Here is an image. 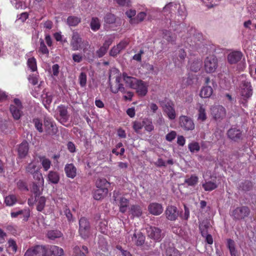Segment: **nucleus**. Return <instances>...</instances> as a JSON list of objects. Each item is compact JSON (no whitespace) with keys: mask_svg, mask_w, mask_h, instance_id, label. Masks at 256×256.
<instances>
[{"mask_svg":"<svg viewBox=\"0 0 256 256\" xmlns=\"http://www.w3.org/2000/svg\"><path fill=\"white\" fill-rule=\"evenodd\" d=\"M166 218L170 220H176L178 216V212L176 207L173 206H168L165 211Z\"/></svg>","mask_w":256,"mask_h":256,"instance_id":"obj_16","label":"nucleus"},{"mask_svg":"<svg viewBox=\"0 0 256 256\" xmlns=\"http://www.w3.org/2000/svg\"><path fill=\"white\" fill-rule=\"evenodd\" d=\"M62 233L58 230H50L48 232L46 236L48 238L54 240L56 238H60L62 236Z\"/></svg>","mask_w":256,"mask_h":256,"instance_id":"obj_34","label":"nucleus"},{"mask_svg":"<svg viewBox=\"0 0 256 256\" xmlns=\"http://www.w3.org/2000/svg\"><path fill=\"white\" fill-rule=\"evenodd\" d=\"M212 114L214 120L220 121L226 116V108L222 106H216L212 108Z\"/></svg>","mask_w":256,"mask_h":256,"instance_id":"obj_12","label":"nucleus"},{"mask_svg":"<svg viewBox=\"0 0 256 256\" xmlns=\"http://www.w3.org/2000/svg\"><path fill=\"white\" fill-rule=\"evenodd\" d=\"M78 80L80 84L82 87H84L86 86L87 80L86 74L84 72H80L79 77Z\"/></svg>","mask_w":256,"mask_h":256,"instance_id":"obj_54","label":"nucleus"},{"mask_svg":"<svg viewBox=\"0 0 256 256\" xmlns=\"http://www.w3.org/2000/svg\"><path fill=\"white\" fill-rule=\"evenodd\" d=\"M198 182V177L195 175H192L190 178H186L184 182L188 186H194Z\"/></svg>","mask_w":256,"mask_h":256,"instance_id":"obj_44","label":"nucleus"},{"mask_svg":"<svg viewBox=\"0 0 256 256\" xmlns=\"http://www.w3.org/2000/svg\"><path fill=\"white\" fill-rule=\"evenodd\" d=\"M162 34L163 38L168 42L172 43L174 42L176 40V35L169 30H164Z\"/></svg>","mask_w":256,"mask_h":256,"instance_id":"obj_31","label":"nucleus"},{"mask_svg":"<svg viewBox=\"0 0 256 256\" xmlns=\"http://www.w3.org/2000/svg\"><path fill=\"white\" fill-rule=\"evenodd\" d=\"M17 202L16 196L10 194L6 196L5 198L4 202L8 206H12Z\"/></svg>","mask_w":256,"mask_h":256,"instance_id":"obj_42","label":"nucleus"},{"mask_svg":"<svg viewBox=\"0 0 256 256\" xmlns=\"http://www.w3.org/2000/svg\"><path fill=\"white\" fill-rule=\"evenodd\" d=\"M132 240L136 246H142L144 244L145 236L142 232L134 233L132 237Z\"/></svg>","mask_w":256,"mask_h":256,"instance_id":"obj_26","label":"nucleus"},{"mask_svg":"<svg viewBox=\"0 0 256 256\" xmlns=\"http://www.w3.org/2000/svg\"><path fill=\"white\" fill-rule=\"evenodd\" d=\"M241 96L244 98H249L252 94V89L250 83L243 81L241 86Z\"/></svg>","mask_w":256,"mask_h":256,"instance_id":"obj_14","label":"nucleus"},{"mask_svg":"<svg viewBox=\"0 0 256 256\" xmlns=\"http://www.w3.org/2000/svg\"><path fill=\"white\" fill-rule=\"evenodd\" d=\"M32 122L34 124V126L36 128V129L40 132H43L42 124L39 118H34L32 120Z\"/></svg>","mask_w":256,"mask_h":256,"instance_id":"obj_52","label":"nucleus"},{"mask_svg":"<svg viewBox=\"0 0 256 256\" xmlns=\"http://www.w3.org/2000/svg\"><path fill=\"white\" fill-rule=\"evenodd\" d=\"M76 168L72 164H68L64 167V172L67 177L74 178L76 176Z\"/></svg>","mask_w":256,"mask_h":256,"instance_id":"obj_22","label":"nucleus"},{"mask_svg":"<svg viewBox=\"0 0 256 256\" xmlns=\"http://www.w3.org/2000/svg\"><path fill=\"white\" fill-rule=\"evenodd\" d=\"M14 104H10V112L16 120H19L22 115V109L23 106L20 100L17 98L14 100Z\"/></svg>","mask_w":256,"mask_h":256,"instance_id":"obj_3","label":"nucleus"},{"mask_svg":"<svg viewBox=\"0 0 256 256\" xmlns=\"http://www.w3.org/2000/svg\"><path fill=\"white\" fill-rule=\"evenodd\" d=\"M166 256H181L179 251L173 248H168L166 250Z\"/></svg>","mask_w":256,"mask_h":256,"instance_id":"obj_50","label":"nucleus"},{"mask_svg":"<svg viewBox=\"0 0 256 256\" xmlns=\"http://www.w3.org/2000/svg\"><path fill=\"white\" fill-rule=\"evenodd\" d=\"M32 192L34 194L36 198L40 194V186L34 182L32 186Z\"/></svg>","mask_w":256,"mask_h":256,"instance_id":"obj_61","label":"nucleus"},{"mask_svg":"<svg viewBox=\"0 0 256 256\" xmlns=\"http://www.w3.org/2000/svg\"><path fill=\"white\" fill-rule=\"evenodd\" d=\"M227 247L230 250L231 256H238V252L236 248L235 242L233 240L231 239L228 240Z\"/></svg>","mask_w":256,"mask_h":256,"instance_id":"obj_30","label":"nucleus"},{"mask_svg":"<svg viewBox=\"0 0 256 256\" xmlns=\"http://www.w3.org/2000/svg\"><path fill=\"white\" fill-rule=\"evenodd\" d=\"M8 248L13 252H16L17 250V246L16 242L13 240H9L8 241Z\"/></svg>","mask_w":256,"mask_h":256,"instance_id":"obj_63","label":"nucleus"},{"mask_svg":"<svg viewBox=\"0 0 256 256\" xmlns=\"http://www.w3.org/2000/svg\"><path fill=\"white\" fill-rule=\"evenodd\" d=\"M133 89L136 90V94L140 96H145L148 92V86L144 81L139 80L136 86Z\"/></svg>","mask_w":256,"mask_h":256,"instance_id":"obj_15","label":"nucleus"},{"mask_svg":"<svg viewBox=\"0 0 256 256\" xmlns=\"http://www.w3.org/2000/svg\"><path fill=\"white\" fill-rule=\"evenodd\" d=\"M46 198L44 196H40L38 200V205L36 206V209L39 212H42L46 204Z\"/></svg>","mask_w":256,"mask_h":256,"instance_id":"obj_49","label":"nucleus"},{"mask_svg":"<svg viewBox=\"0 0 256 256\" xmlns=\"http://www.w3.org/2000/svg\"><path fill=\"white\" fill-rule=\"evenodd\" d=\"M39 52L43 54H48L49 51L46 46L44 41L42 39H40V46L39 48Z\"/></svg>","mask_w":256,"mask_h":256,"instance_id":"obj_57","label":"nucleus"},{"mask_svg":"<svg viewBox=\"0 0 256 256\" xmlns=\"http://www.w3.org/2000/svg\"><path fill=\"white\" fill-rule=\"evenodd\" d=\"M81 21L80 18L76 16H70L68 18L66 22L70 26H75Z\"/></svg>","mask_w":256,"mask_h":256,"instance_id":"obj_35","label":"nucleus"},{"mask_svg":"<svg viewBox=\"0 0 256 256\" xmlns=\"http://www.w3.org/2000/svg\"><path fill=\"white\" fill-rule=\"evenodd\" d=\"M143 124L146 131L150 132L154 130V126L151 120L144 118L143 119Z\"/></svg>","mask_w":256,"mask_h":256,"instance_id":"obj_37","label":"nucleus"},{"mask_svg":"<svg viewBox=\"0 0 256 256\" xmlns=\"http://www.w3.org/2000/svg\"><path fill=\"white\" fill-rule=\"evenodd\" d=\"M60 175L58 173L54 171H50L48 174V180L54 184H58L60 181Z\"/></svg>","mask_w":256,"mask_h":256,"instance_id":"obj_28","label":"nucleus"},{"mask_svg":"<svg viewBox=\"0 0 256 256\" xmlns=\"http://www.w3.org/2000/svg\"><path fill=\"white\" fill-rule=\"evenodd\" d=\"M29 150L28 144L26 140H24L19 146L18 150V157L24 158L27 155Z\"/></svg>","mask_w":256,"mask_h":256,"instance_id":"obj_20","label":"nucleus"},{"mask_svg":"<svg viewBox=\"0 0 256 256\" xmlns=\"http://www.w3.org/2000/svg\"><path fill=\"white\" fill-rule=\"evenodd\" d=\"M179 124L181 128L184 130H192L195 126L192 120L187 116H181L179 118Z\"/></svg>","mask_w":256,"mask_h":256,"instance_id":"obj_8","label":"nucleus"},{"mask_svg":"<svg viewBox=\"0 0 256 256\" xmlns=\"http://www.w3.org/2000/svg\"><path fill=\"white\" fill-rule=\"evenodd\" d=\"M162 110L170 120H174L176 117V113L174 104L171 102H161Z\"/></svg>","mask_w":256,"mask_h":256,"instance_id":"obj_10","label":"nucleus"},{"mask_svg":"<svg viewBox=\"0 0 256 256\" xmlns=\"http://www.w3.org/2000/svg\"><path fill=\"white\" fill-rule=\"evenodd\" d=\"M99 230L102 233L105 234L107 232L108 222L106 220H102L98 224Z\"/></svg>","mask_w":256,"mask_h":256,"instance_id":"obj_56","label":"nucleus"},{"mask_svg":"<svg viewBox=\"0 0 256 256\" xmlns=\"http://www.w3.org/2000/svg\"><path fill=\"white\" fill-rule=\"evenodd\" d=\"M146 16V14L144 12H140L136 16V18L134 19H132L130 20L131 23H138L139 22H142L145 18Z\"/></svg>","mask_w":256,"mask_h":256,"instance_id":"obj_51","label":"nucleus"},{"mask_svg":"<svg viewBox=\"0 0 256 256\" xmlns=\"http://www.w3.org/2000/svg\"><path fill=\"white\" fill-rule=\"evenodd\" d=\"M42 98L43 104L45 108H48L47 106H49L52 102V96L46 93L42 95Z\"/></svg>","mask_w":256,"mask_h":256,"instance_id":"obj_46","label":"nucleus"},{"mask_svg":"<svg viewBox=\"0 0 256 256\" xmlns=\"http://www.w3.org/2000/svg\"><path fill=\"white\" fill-rule=\"evenodd\" d=\"M146 234L148 236L155 242H159L164 237V234L160 228L150 226L146 228Z\"/></svg>","mask_w":256,"mask_h":256,"instance_id":"obj_4","label":"nucleus"},{"mask_svg":"<svg viewBox=\"0 0 256 256\" xmlns=\"http://www.w3.org/2000/svg\"><path fill=\"white\" fill-rule=\"evenodd\" d=\"M250 214V210L248 206H242L233 210L231 216L234 220H240L248 217Z\"/></svg>","mask_w":256,"mask_h":256,"instance_id":"obj_5","label":"nucleus"},{"mask_svg":"<svg viewBox=\"0 0 256 256\" xmlns=\"http://www.w3.org/2000/svg\"><path fill=\"white\" fill-rule=\"evenodd\" d=\"M40 160L44 170L48 171L50 168L51 161L44 156L40 158Z\"/></svg>","mask_w":256,"mask_h":256,"instance_id":"obj_38","label":"nucleus"},{"mask_svg":"<svg viewBox=\"0 0 256 256\" xmlns=\"http://www.w3.org/2000/svg\"><path fill=\"white\" fill-rule=\"evenodd\" d=\"M243 54L240 51H234L228 55V61L230 64H235L242 58Z\"/></svg>","mask_w":256,"mask_h":256,"instance_id":"obj_19","label":"nucleus"},{"mask_svg":"<svg viewBox=\"0 0 256 256\" xmlns=\"http://www.w3.org/2000/svg\"><path fill=\"white\" fill-rule=\"evenodd\" d=\"M110 183L107 181L106 178H99L96 181V188H108Z\"/></svg>","mask_w":256,"mask_h":256,"instance_id":"obj_41","label":"nucleus"},{"mask_svg":"<svg viewBox=\"0 0 256 256\" xmlns=\"http://www.w3.org/2000/svg\"><path fill=\"white\" fill-rule=\"evenodd\" d=\"M186 54L184 49H180L178 52V56L176 58H174L173 61L176 66H181L186 57Z\"/></svg>","mask_w":256,"mask_h":256,"instance_id":"obj_25","label":"nucleus"},{"mask_svg":"<svg viewBox=\"0 0 256 256\" xmlns=\"http://www.w3.org/2000/svg\"><path fill=\"white\" fill-rule=\"evenodd\" d=\"M129 213L131 215V218H134V217H140L142 214V208L138 204L131 205L129 208Z\"/></svg>","mask_w":256,"mask_h":256,"instance_id":"obj_21","label":"nucleus"},{"mask_svg":"<svg viewBox=\"0 0 256 256\" xmlns=\"http://www.w3.org/2000/svg\"><path fill=\"white\" fill-rule=\"evenodd\" d=\"M64 212L69 222H72L74 221V218H73L72 214L71 213L70 210L69 208H68L66 207L64 210Z\"/></svg>","mask_w":256,"mask_h":256,"instance_id":"obj_62","label":"nucleus"},{"mask_svg":"<svg viewBox=\"0 0 256 256\" xmlns=\"http://www.w3.org/2000/svg\"><path fill=\"white\" fill-rule=\"evenodd\" d=\"M33 176V178L38 181L40 183L44 184V180L42 177V175L41 172L38 170V172H36L34 174H32Z\"/></svg>","mask_w":256,"mask_h":256,"instance_id":"obj_60","label":"nucleus"},{"mask_svg":"<svg viewBox=\"0 0 256 256\" xmlns=\"http://www.w3.org/2000/svg\"><path fill=\"white\" fill-rule=\"evenodd\" d=\"M58 110L60 116L59 121L62 124H64V123L66 122L69 118L67 108L63 105H60L58 106Z\"/></svg>","mask_w":256,"mask_h":256,"instance_id":"obj_18","label":"nucleus"},{"mask_svg":"<svg viewBox=\"0 0 256 256\" xmlns=\"http://www.w3.org/2000/svg\"><path fill=\"white\" fill-rule=\"evenodd\" d=\"M212 94V88L210 86H203L200 92V96L202 98H208L211 96Z\"/></svg>","mask_w":256,"mask_h":256,"instance_id":"obj_32","label":"nucleus"},{"mask_svg":"<svg viewBox=\"0 0 256 256\" xmlns=\"http://www.w3.org/2000/svg\"><path fill=\"white\" fill-rule=\"evenodd\" d=\"M108 192V188H97L94 192V198L96 200H100L104 198Z\"/></svg>","mask_w":256,"mask_h":256,"instance_id":"obj_27","label":"nucleus"},{"mask_svg":"<svg viewBox=\"0 0 256 256\" xmlns=\"http://www.w3.org/2000/svg\"><path fill=\"white\" fill-rule=\"evenodd\" d=\"M70 44L72 50L76 51L82 48L84 52H86L87 47L89 46L88 42L82 40L80 34L75 31L72 32Z\"/></svg>","mask_w":256,"mask_h":256,"instance_id":"obj_1","label":"nucleus"},{"mask_svg":"<svg viewBox=\"0 0 256 256\" xmlns=\"http://www.w3.org/2000/svg\"><path fill=\"white\" fill-rule=\"evenodd\" d=\"M122 76H116V86H110V89L111 92L114 94H117L119 91L121 92H126V88L122 84L120 83V79Z\"/></svg>","mask_w":256,"mask_h":256,"instance_id":"obj_23","label":"nucleus"},{"mask_svg":"<svg viewBox=\"0 0 256 256\" xmlns=\"http://www.w3.org/2000/svg\"><path fill=\"white\" fill-rule=\"evenodd\" d=\"M209 228V223L207 220H203L200 223L199 228L202 236H204L208 233V229Z\"/></svg>","mask_w":256,"mask_h":256,"instance_id":"obj_36","label":"nucleus"},{"mask_svg":"<svg viewBox=\"0 0 256 256\" xmlns=\"http://www.w3.org/2000/svg\"><path fill=\"white\" fill-rule=\"evenodd\" d=\"M112 44V40L108 39L106 40L103 45L96 51V54L98 58L102 57L107 52L110 46Z\"/></svg>","mask_w":256,"mask_h":256,"instance_id":"obj_24","label":"nucleus"},{"mask_svg":"<svg viewBox=\"0 0 256 256\" xmlns=\"http://www.w3.org/2000/svg\"><path fill=\"white\" fill-rule=\"evenodd\" d=\"M78 233L83 239H86L91 235V226L90 222L85 217H82L79 220Z\"/></svg>","mask_w":256,"mask_h":256,"instance_id":"obj_2","label":"nucleus"},{"mask_svg":"<svg viewBox=\"0 0 256 256\" xmlns=\"http://www.w3.org/2000/svg\"><path fill=\"white\" fill-rule=\"evenodd\" d=\"M143 126V120L142 122L139 121H134L133 122L132 128L134 131L137 133L139 132Z\"/></svg>","mask_w":256,"mask_h":256,"instance_id":"obj_59","label":"nucleus"},{"mask_svg":"<svg viewBox=\"0 0 256 256\" xmlns=\"http://www.w3.org/2000/svg\"><path fill=\"white\" fill-rule=\"evenodd\" d=\"M128 200L124 198H121L120 200V211L122 213L125 212L127 210Z\"/></svg>","mask_w":256,"mask_h":256,"instance_id":"obj_39","label":"nucleus"},{"mask_svg":"<svg viewBox=\"0 0 256 256\" xmlns=\"http://www.w3.org/2000/svg\"><path fill=\"white\" fill-rule=\"evenodd\" d=\"M226 134L228 138L235 142H238L243 138L242 131L236 127L230 128L227 131Z\"/></svg>","mask_w":256,"mask_h":256,"instance_id":"obj_9","label":"nucleus"},{"mask_svg":"<svg viewBox=\"0 0 256 256\" xmlns=\"http://www.w3.org/2000/svg\"><path fill=\"white\" fill-rule=\"evenodd\" d=\"M217 68L218 60L214 56L211 55L206 58L204 61V68L207 72H213L216 71Z\"/></svg>","mask_w":256,"mask_h":256,"instance_id":"obj_7","label":"nucleus"},{"mask_svg":"<svg viewBox=\"0 0 256 256\" xmlns=\"http://www.w3.org/2000/svg\"><path fill=\"white\" fill-rule=\"evenodd\" d=\"M44 124L45 130L47 134L54 136L55 135L58 131V128L55 123L52 120V118L46 117L44 119Z\"/></svg>","mask_w":256,"mask_h":256,"instance_id":"obj_11","label":"nucleus"},{"mask_svg":"<svg viewBox=\"0 0 256 256\" xmlns=\"http://www.w3.org/2000/svg\"><path fill=\"white\" fill-rule=\"evenodd\" d=\"M104 22L108 24H114L116 22V17L114 14L109 13L104 17Z\"/></svg>","mask_w":256,"mask_h":256,"instance_id":"obj_58","label":"nucleus"},{"mask_svg":"<svg viewBox=\"0 0 256 256\" xmlns=\"http://www.w3.org/2000/svg\"><path fill=\"white\" fill-rule=\"evenodd\" d=\"M28 68L32 71L34 72L37 70L36 60L34 57L30 58L27 62Z\"/></svg>","mask_w":256,"mask_h":256,"instance_id":"obj_47","label":"nucleus"},{"mask_svg":"<svg viewBox=\"0 0 256 256\" xmlns=\"http://www.w3.org/2000/svg\"><path fill=\"white\" fill-rule=\"evenodd\" d=\"M202 65V62L200 60H196L194 61L190 64V70L194 72H197L200 70Z\"/></svg>","mask_w":256,"mask_h":256,"instance_id":"obj_45","label":"nucleus"},{"mask_svg":"<svg viewBox=\"0 0 256 256\" xmlns=\"http://www.w3.org/2000/svg\"><path fill=\"white\" fill-rule=\"evenodd\" d=\"M50 250L54 256H60L64 254L62 248L56 246H51Z\"/></svg>","mask_w":256,"mask_h":256,"instance_id":"obj_48","label":"nucleus"},{"mask_svg":"<svg viewBox=\"0 0 256 256\" xmlns=\"http://www.w3.org/2000/svg\"><path fill=\"white\" fill-rule=\"evenodd\" d=\"M188 149L191 152H198L200 150V146L198 142H193L188 144Z\"/></svg>","mask_w":256,"mask_h":256,"instance_id":"obj_53","label":"nucleus"},{"mask_svg":"<svg viewBox=\"0 0 256 256\" xmlns=\"http://www.w3.org/2000/svg\"><path fill=\"white\" fill-rule=\"evenodd\" d=\"M198 120L202 122H204L206 119V109L204 106L200 104H198Z\"/></svg>","mask_w":256,"mask_h":256,"instance_id":"obj_33","label":"nucleus"},{"mask_svg":"<svg viewBox=\"0 0 256 256\" xmlns=\"http://www.w3.org/2000/svg\"><path fill=\"white\" fill-rule=\"evenodd\" d=\"M90 26L93 31H97L98 30L100 27V24L98 18H92L90 23Z\"/></svg>","mask_w":256,"mask_h":256,"instance_id":"obj_40","label":"nucleus"},{"mask_svg":"<svg viewBox=\"0 0 256 256\" xmlns=\"http://www.w3.org/2000/svg\"><path fill=\"white\" fill-rule=\"evenodd\" d=\"M148 210L152 214L158 216L162 212L163 208L160 204L152 202L148 205Z\"/></svg>","mask_w":256,"mask_h":256,"instance_id":"obj_17","label":"nucleus"},{"mask_svg":"<svg viewBox=\"0 0 256 256\" xmlns=\"http://www.w3.org/2000/svg\"><path fill=\"white\" fill-rule=\"evenodd\" d=\"M46 250L44 246L37 245L29 248L24 256H46Z\"/></svg>","mask_w":256,"mask_h":256,"instance_id":"obj_6","label":"nucleus"},{"mask_svg":"<svg viewBox=\"0 0 256 256\" xmlns=\"http://www.w3.org/2000/svg\"><path fill=\"white\" fill-rule=\"evenodd\" d=\"M176 133L175 131H171L166 136V139L168 142H172L176 137Z\"/></svg>","mask_w":256,"mask_h":256,"instance_id":"obj_64","label":"nucleus"},{"mask_svg":"<svg viewBox=\"0 0 256 256\" xmlns=\"http://www.w3.org/2000/svg\"><path fill=\"white\" fill-rule=\"evenodd\" d=\"M39 170L36 162H32L26 166V172L28 174H32Z\"/></svg>","mask_w":256,"mask_h":256,"instance_id":"obj_29","label":"nucleus"},{"mask_svg":"<svg viewBox=\"0 0 256 256\" xmlns=\"http://www.w3.org/2000/svg\"><path fill=\"white\" fill-rule=\"evenodd\" d=\"M202 186L206 191H212L217 188L216 184L212 181L206 182Z\"/></svg>","mask_w":256,"mask_h":256,"instance_id":"obj_43","label":"nucleus"},{"mask_svg":"<svg viewBox=\"0 0 256 256\" xmlns=\"http://www.w3.org/2000/svg\"><path fill=\"white\" fill-rule=\"evenodd\" d=\"M239 186L242 190L248 191L251 189L252 184L250 182L244 181V182H241Z\"/></svg>","mask_w":256,"mask_h":256,"instance_id":"obj_55","label":"nucleus"},{"mask_svg":"<svg viewBox=\"0 0 256 256\" xmlns=\"http://www.w3.org/2000/svg\"><path fill=\"white\" fill-rule=\"evenodd\" d=\"M121 76L126 86L132 89L134 88L139 80L136 78L128 76L126 72H123L121 74Z\"/></svg>","mask_w":256,"mask_h":256,"instance_id":"obj_13","label":"nucleus"}]
</instances>
